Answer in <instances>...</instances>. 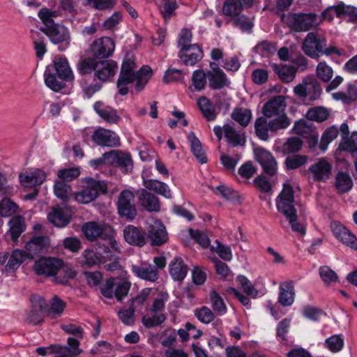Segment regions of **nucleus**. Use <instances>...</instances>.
<instances>
[{"mask_svg":"<svg viewBox=\"0 0 357 357\" xmlns=\"http://www.w3.org/2000/svg\"><path fill=\"white\" fill-rule=\"evenodd\" d=\"M213 65L216 66L215 63H211V68L213 70L207 73L210 87L213 89H220L225 86H228L229 84V81L227 78L224 72L218 68L215 69L213 68Z\"/></svg>","mask_w":357,"mask_h":357,"instance_id":"31","label":"nucleus"},{"mask_svg":"<svg viewBox=\"0 0 357 357\" xmlns=\"http://www.w3.org/2000/svg\"><path fill=\"white\" fill-rule=\"evenodd\" d=\"M144 185L147 190L154 191L166 198L169 199L172 197L170 190L165 183L158 180L148 179L144 181Z\"/></svg>","mask_w":357,"mask_h":357,"instance_id":"39","label":"nucleus"},{"mask_svg":"<svg viewBox=\"0 0 357 357\" xmlns=\"http://www.w3.org/2000/svg\"><path fill=\"white\" fill-rule=\"evenodd\" d=\"M188 140L190 144V149L197 160L200 164H204L207 162V157L202 149L201 142L195 136L193 132H190L188 135Z\"/></svg>","mask_w":357,"mask_h":357,"instance_id":"37","label":"nucleus"},{"mask_svg":"<svg viewBox=\"0 0 357 357\" xmlns=\"http://www.w3.org/2000/svg\"><path fill=\"white\" fill-rule=\"evenodd\" d=\"M147 236L152 245L160 246L168 239L165 227L160 220H153L149 223Z\"/></svg>","mask_w":357,"mask_h":357,"instance_id":"16","label":"nucleus"},{"mask_svg":"<svg viewBox=\"0 0 357 357\" xmlns=\"http://www.w3.org/2000/svg\"><path fill=\"white\" fill-rule=\"evenodd\" d=\"M107 191V185L105 182L88 178L83 189L75 194V198L79 203L89 204L96 199L100 192L106 193Z\"/></svg>","mask_w":357,"mask_h":357,"instance_id":"5","label":"nucleus"},{"mask_svg":"<svg viewBox=\"0 0 357 357\" xmlns=\"http://www.w3.org/2000/svg\"><path fill=\"white\" fill-rule=\"evenodd\" d=\"M50 246V242L48 236H33L26 243L25 252L28 258L33 259L35 256L45 252Z\"/></svg>","mask_w":357,"mask_h":357,"instance_id":"17","label":"nucleus"},{"mask_svg":"<svg viewBox=\"0 0 357 357\" xmlns=\"http://www.w3.org/2000/svg\"><path fill=\"white\" fill-rule=\"evenodd\" d=\"M224 135L227 142L232 146H243L245 143V133L243 130H236L231 124L223 126Z\"/></svg>","mask_w":357,"mask_h":357,"instance_id":"28","label":"nucleus"},{"mask_svg":"<svg viewBox=\"0 0 357 357\" xmlns=\"http://www.w3.org/2000/svg\"><path fill=\"white\" fill-rule=\"evenodd\" d=\"M213 309L219 315H223L227 312V307L220 294L215 290H212L209 294Z\"/></svg>","mask_w":357,"mask_h":357,"instance_id":"51","label":"nucleus"},{"mask_svg":"<svg viewBox=\"0 0 357 357\" xmlns=\"http://www.w3.org/2000/svg\"><path fill=\"white\" fill-rule=\"evenodd\" d=\"M328 116V111L326 108L321 107L311 108L306 114V118L311 122L312 121L323 122L327 119Z\"/></svg>","mask_w":357,"mask_h":357,"instance_id":"52","label":"nucleus"},{"mask_svg":"<svg viewBox=\"0 0 357 357\" xmlns=\"http://www.w3.org/2000/svg\"><path fill=\"white\" fill-rule=\"evenodd\" d=\"M91 138L100 146L114 148L121 145L120 137L115 132L100 127L93 132Z\"/></svg>","mask_w":357,"mask_h":357,"instance_id":"13","label":"nucleus"},{"mask_svg":"<svg viewBox=\"0 0 357 357\" xmlns=\"http://www.w3.org/2000/svg\"><path fill=\"white\" fill-rule=\"evenodd\" d=\"M166 319L164 313H153L152 317L144 316L142 322L146 328H151L162 324Z\"/></svg>","mask_w":357,"mask_h":357,"instance_id":"60","label":"nucleus"},{"mask_svg":"<svg viewBox=\"0 0 357 357\" xmlns=\"http://www.w3.org/2000/svg\"><path fill=\"white\" fill-rule=\"evenodd\" d=\"M292 132L309 140V146L313 147L318 142V131L313 123L307 119H301L294 123Z\"/></svg>","mask_w":357,"mask_h":357,"instance_id":"12","label":"nucleus"},{"mask_svg":"<svg viewBox=\"0 0 357 357\" xmlns=\"http://www.w3.org/2000/svg\"><path fill=\"white\" fill-rule=\"evenodd\" d=\"M8 233L13 242H16L20 236L25 231L24 218L20 215H15L8 222Z\"/></svg>","mask_w":357,"mask_h":357,"instance_id":"35","label":"nucleus"},{"mask_svg":"<svg viewBox=\"0 0 357 357\" xmlns=\"http://www.w3.org/2000/svg\"><path fill=\"white\" fill-rule=\"evenodd\" d=\"M206 76L202 70H197L193 72L192 76V83L195 90L202 91L203 90L206 84Z\"/></svg>","mask_w":357,"mask_h":357,"instance_id":"62","label":"nucleus"},{"mask_svg":"<svg viewBox=\"0 0 357 357\" xmlns=\"http://www.w3.org/2000/svg\"><path fill=\"white\" fill-rule=\"evenodd\" d=\"M231 118L243 128H245L251 121L252 112L246 108L236 107L231 114Z\"/></svg>","mask_w":357,"mask_h":357,"instance_id":"41","label":"nucleus"},{"mask_svg":"<svg viewBox=\"0 0 357 357\" xmlns=\"http://www.w3.org/2000/svg\"><path fill=\"white\" fill-rule=\"evenodd\" d=\"M26 258H28L25 251L20 250H15L13 251L8 261L6 266L7 271H15L21 264L24 261Z\"/></svg>","mask_w":357,"mask_h":357,"instance_id":"45","label":"nucleus"},{"mask_svg":"<svg viewBox=\"0 0 357 357\" xmlns=\"http://www.w3.org/2000/svg\"><path fill=\"white\" fill-rule=\"evenodd\" d=\"M47 68L56 74L61 79L71 81L74 79L73 73L65 57H56Z\"/></svg>","mask_w":357,"mask_h":357,"instance_id":"20","label":"nucleus"},{"mask_svg":"<svg viewBox=\"0 0 357 357\" xmlns=\"http://www.w3.org/2000/svg\"><path fill=\"white\" fill-rule=\"evenodd\" d=\"M82 231L86 238L89 241H95L98 238H109L111 247L115 250H118L116 241L111 238L112 229L110 226L96 222H89L83 225Z\"/></svg>","mask_w":357,"mask_h":357,"instance_id":"6","label":"nucleus"},{"mask_svg":"<svg viewBox=\"0 0 357 357\" xmlns=\"http://www.w3.org/2000/svg\"><path fill=\"white\" fill-rule=\"evenodd\" d=\"M96 59L94 57H89L82 60L78 63L79 72L82 75L91 73L93 70L95 72L98 62Z\"/></svg>","mask_w":357,"mask_h":357,"instance_id":"63","label":"nucleus"},{"mask_svg":"<svg viewBox=\"0 0 357 357\" xmlns=\"http://www.w3.org/2000/svg\"><path fill=\"white\" fill-rule=\"evenodd\" d=\"M63 266V261L55 257H41L36 260L33 266L38 275L55 276Z\"/></svg>","mask_w":357,"mask_h":357,"instance_id":"9","label":"nucleus"},{"mask_svg":"<svg viewBox=\"0 0 357 357\" xmlns=\"http://www.w3.org/2000/svg\"><path fill=\"white\" fill-rule=\"evenodd\" d=\"M194 314L199 321L206 324H210L215 319L213 312L206 306L195 309Z\"/></svg>","mask_w":357,"mask_h":357,"instance_id":"59","label":"nucleus"},{"mask_svg":"<svg viewBox=\"0 0 357 357\" xmlns=\"http://www.w3.org/2000/svg\"><path fill=\"white\" fill-rule=\"evenodd\" d=\"M131 269L137 278L146 281L155 282L158 279V271L151 264L142 262L139 265L132 264Z\"/></svg>","mask_w":357,"mask_h":357,"instance_id":"23","label":"nucleus"},{"mask_svg":"<svg viewBox=\"0 0 357 357\" xmlns=\"http://www.w3.org/2000/svg\"><path fill=\"white\" fill-rule=\"evenodd\" d=\"M303 146L302 140L296 137H289L282 144L280 151L286 155L298 152Z\"/></svg>","mask_w":357,"mask_h":357,"instance_id":"48","label":"nucleus"},{"mask_svg":"<svg viewBox=\"0 0 357 357\" xmlns=\"http://www.w3.org/2000/svg\"><path fill=\"white\" fill-rule=\"evenodd\" d=\"M19 178L26 187L39 185L45 181V174L40 169H36L31 172L20 174Z\"/></svg>","mask_w":357,"mask_h":357,"instance_id":"34","label":"nucleus"},{"mask_svg":"<svg viewBox=\"0 0 357 357\" xmlns=\"http://www.w3.org/2000/svg\"><path fill=\"white\" fill-rule=\"evenodd\" d=\"M93 108L100 117L107 123L116 124L121 120L116 109L109 106H105L102 102H95Z\"/></svg>","mask_w":357,"mask_h":357,"instance_id":"30","label":"nucleus"},{"mask_svg":"<svg viewBox=\"0 0 357 357\" xmlns=\"http://www.w3.org/2000/svg\"><path fill=\"white\" fill-rule=\"evenodd\" d=\"M281 19L296 31H307L317 25V15L314 13L282 14Z\"/></svg>","mask_w":357,"mask_h":357,"instance_id":"4","label":"nucleus"},{"mask_svg":"<svg viewBox=\"0 0 357 357\" xmlns=\"http://www.w3.org/2000/svg\"><path fill=\"white\" fill-rule=\"evenodd\" d=\"M114 43L109 37H104L95 40L91 45V56L102 60L109 57L114 50Z\"/></svg>","mask_w":357,"mask_h":357,"instance_id":"15","label":"nucleus"},{"mask_svg":"<svg viewBox=\"0 0 357 357\" xmlns=\"http://www.w3.org/2000/svg\"><path fill=\"white\" fill-rule=\"evenodd\" d=\"M54 192L58 198L66 201L71 195L72 189L71 187L63 181H59L55 183Z\"/></svg>","mask_w":357,"mask_h":357,"instance_id":"57","label":"nucleus"},{"mask_svg":"<svg viewBox=\"0 0 357 357\" xmlns=\"http://www.w3.org/2000/svg\"><path fill=\"white\" fill-rule=\"evenodd\" d=\"M152 73V70L149 66H143L136 73H120L116 84L119 93L122 96L126 95L128 92L127 85L134 81L137 82L136 89L141 91L151 77Z\"/></svg>","mask_w":357,"mask_h":357,"instance_id":"3","label":"nucleus"},{"mask_svg":"<svg viewBox=\"0 0 357 357\" xmlns=\"http://www.w3.org/2000/svg\"><path fill=\"white\" fill-rule=\"evenodd\" d=\"M253 0H225L222 6V14L231 20L241 14L244 7H250Z\"/></svg>","mask_w":357,"mask_h":357,"instance_id":"21","label":"nucleus"},{"mask_svg":"<svg viewBox=\"0 0 357 357\" xmlns=\"http://www.w3.org/2000/svg\"><path fill=\"white\" fill-rule=\"evenodd\" d=\"M17 206L9 199H3L0 202V216L8 217L15 213Z\"/></svg>","mask_w":357,"mask_h":357,"instance_id":"64","label":"nucleus"},{"mask_svg":"<svg viewBox=\"0 0 357 357\" xmlns=\"http://www.w3.org/2000/svg\"><path fill=\"white\" fill-rule=\"evenodd\" d=\"M271 66L274 73L284 83L291 82L296 77L297 69L294 66L276 63H272Z\"/></svg>","mask_w":357,"mask_h":357,"instance_id":"33","label":"nucleus"},{"mask_svg":"<svg viewBox=\"0 0 357 357\" xmlns=\"http://www.w3.org/2000/svg\"><path fill=\"white\" fill-rule=\"evenodd\" d=\"M100 249L102 250V254H105L102 256L103 260L112 261L111 262L105 265V268L108 271H114L121 268V265L118 261V257L112 254L109 248L105 245H100Z\"/></svg>","mask_w":357,"mask_h":357,"instance_id":"44","label":"nucleus"},{"mask_svg":"<svg viewBox=\"0 0 357 357\" xmlns=\"http://www.w3.org/2000/svg\"><path fill=\"white\" fill-rule=\"evenodd\" d=\"M286 107L285 98L282 96H276L266 102L263 107V114L265 117L271 118L281 115Z\"/></svg>","mask_w":357,"mask_h":357,"instance_id":"24","label":"nucleus"},{"mask_svg":"<svg viewBox=\"0 0 357 357\" xmlns=\"http://www.w3.org/2000/svg\"><path fill=\"white\" fill-rule=\"evenodd\" d=\"M290 124V119L287 117L286 114H282L269 121V130L271 132H277L279 130L286 129Z\"/></svg>","mask_w":357,"mask_h":357,"instance_id":"54","label":"nucleus"},{"mask_svg":"<svg viewBox=\"0 0 357 357\" xmlns=\"http://www.w3.org/2000/svg\"><path fill=\"white\" fill-rule=\"evenodd\" d=\"M353 186L351 176L344 172H339L335 177V187L340 193L349 191Z\"/></svg>","mask_w":357,"mask_h":357,"instance_id":"46","label":"nucleus"},{"mask_svg":"<svg viewBox=\"0 0 357 357\" xmlns=\"http://www.w3.org/2000/svg\"><path fill=\"white\" fill-rule=\"evenodd\" d=\"M307 161V157L305 155H293L287 157L285 166L287 169H296L304 165Z\"/></svg>","mask_w":357,"mask_h":357,"instance_id":"58","label":"nucleus"},{"mask_svg":"<svg viewBox=\"0 0 357 357\" xmlns=\"http://www.w3.org/2000/svg\"><path fill=\"white\" fill-rule=\"evenodd\" d=\"M66 307V303L59 296H54L50 302V307L47 310V316L52 319L60 317Z\"/></svg>","mask_w":357,"mask_h":357,"instance_id":"42","label":"nucleus"},{"mask_svg":"<svg viewBox=\"0 0 357 357\" xmlns=\"http://www.w3.org/2000/svg\"><path fill=\"white\" fill-rule=\"evenodd\" d=\"M117 69L116 62L112 60H100L97 62L95 77L105 82L114 76Z\"/></svg>","mask_w":357,"mask_h":357,"instance_id":"25","label":"nucleus"},{"mask_svg":"<svg viewBox=\"0 0 357 357\" xmlns=\"http://www.w3.org/2000/svg\"><path fill=\"white\" fill-rule=\"evenodd\" d=\"M44 75L46 86L52 90L54 91H59L64 87L63 83L57 79V75L54 72L49 70L48 68H46Z\"/></svg>","mask_w":357,"mask_h":357,"instance_id":"55","label":"nucleus"},{"mask_svg":"<svg viewBox=\"0 0 357 357\" xmlns=\"http://www.w3.org/2000/svg\"><path fill=\"white\" fill-rule=\"evenodd\" d=\"M294 289L293 286L286 284L280 287L278 301L282 306H290L294 301Z\"/></svg>","mask_w":357,"mask_h":357,"instance_id":"43","label":"nucleus"},{"mask_svg":"<svg viewBox=\"0 0 357 357\" xmlns=\"http://www.w3.org/2000/svg\"><path fill=\"white\" fill-rule=\"evenodd\" d=\"M339 148L357 158V132H352L350 136H342Z\"/></svg>","mask_w":357,"mask_h":357,"instance_id":"40","label":"nucleus"},{"mask_svg":"<svg viewBox=\"0 0 357 357\" xmlns=\"http://www.w3.org/2000/svg\"><path fill=\"white\" fill-rule=\"evenodd\" d=\"M277 208L289 220L291 229L299 235L305 234V227L298 222V215L304 214V210L299 203L294 202V190L289 183H284L283 189L277 199Z\"/></svg>","mask_w":357,"mask_h":357,"instance_id":"1","label":"nucleus"},{"mask_svg":"<svg viewBox=\"0 0 357 357\" xmlns=\"http://www.w3.org/2000/svg\"><path fill=\"white\" fill-rule=\"evenodd\" d=\"M226 22H232L234 27L239 28L243 32L250 33L253 27L252 20L242 14L235 17L231 20H227Z\"/></svg>","mask_w":357,"mask_h":357,"instance_id":"47","label":"nucleus"},{"mask_svg":"<svg viewBox=\"0 0 357 357\" xmlns=\"http://www.w3.org/2000/svg\"><path fill=\"white\" fill-rule=\"evenodd\" d=\"M131 283L129 281L119 280L115 282L113 278H110L101 288V293L108 298H113L114 295L119 301H121L128 295Z\"/></svg>","mask_w":357,"mask_h":357,"instance_id":"8","label":"nucleus"},{"mask_svg":"<svg viewBox=\"0 0 357 357\" xmlns=\"http://www.w3.org/2000/svg\"><path fill=\"white\" fill-rule=\"evenodd\" d=\"M117 209L121 217L132 220L137 215V209L135 204V196L128 190H123L119 195Z\"/></svg>","mask_w":357,"mask_h":357,"instance_id":"10","label":"nucleus"},{"mask_svg":"<svg viewBox=\"0 0 357 357\" xmlns=\"http://www.w3.org/2000/svg\"><path fill=\"white\" fill-rule=\"evenodd\" d=\"M192 32L188 29H183L179 34L178 46L180 50L178 57L185 66H194L204 56L202 48L197 44H192Z\"/></svg>","mask_w":357,"mask_h":357,"instance_id":"2","label":"nucleus"},{"mask_svg":"<svg viewBox=\"0 0 357 357\" xmlns=\"http://www.w3.org/2000/svg\"><path fill=\"white\" fill-rule=\"evenodd\" d=\"M197 105L203 115L208 121L214 120L216 114L211 101L206 97L200 98L197 101Z\"/></svg>","mask_w":357,"mask_h":357,"instance_id":"49","label":"nucleus"},{"mask_svg":"<svg viewBox=\"0 0 357 357\" xmlns=\"http://www.w3.org/2000/svg\"><path fill=\"white\" fill-rule=\"evenodd\" d=\"M331 229L335 236L343 244L357 250V238L345 227L337 221L331 223Z\"/></svg>","mask_w":357,"mask_h":357,"instance_id":"18","label":"nucleus"},{"mask_svg":"<svg viewBox=\"0 0 357 357\" xmlns=\"http://www.w3.org/2000/svg\"><path fill=\"white\" fill-rule=\"evenodd\" d=\"M339 134L338 128L336 126H331L323 133L319 143V149L325 151L329 143L337 138Z\"/></svg>","mask_w":357,"mask_h":357,"instance_id":"50","label":"nucleus"},{"mask_svg":"<svg viewBox=\"0 0 357 357\" xmlns=\"http://www.w3.org/2000/svg\"><path fill=\"white\" fill-rule=\"evenodd\" d=\"M70 211L63 207H54L48 214V220L58 227L66 226L70 221Z\"/></svg>","mask_w":357,"mask_h":357,"instance_id":"26","label":"nucleus"},{"mask_svg":"<svg viewBox=\"0 0 357 357\" xmlns=\"http://www.w3.org/2000/svg\"><path fill=\"white\" fill-rule=\"evenodd\" d=\"M188 268L180 257H176L169 264V273L174 280L182 281L186 276Z\"/></svg>","mask_w":357,"mask_h":357,"instance_id":"36","label":"nucleus"},{"mask_svg":"<svg viewBox=\"0 0 357 357\" xmlns=\"http://www.w3.org/2000/svg\"><path fill=\"white\" fill-rule=\"evenodd\" d=\"M54 44L65 43L69 45L70 36L68 29L62 24H50L48 26L40 28Z\"/></svg>","mask_w":357,"mask_h":357,"instance_id":"11","label":"nucleus"},{"mask_svg":"<svg viewBox=\"0 0 357 357\" xmlns=\"http://www.w3.org/2000/svg\"><path fill=\"white\" fill-rule=\"evenodd\" d=\"M110 163L116 164L124 172L131 171L133 167L132 160L130 154L120 151H112Z\"/></svg>","mask_w":357,"mask_h":357,"instance_id":"32","label":"nucleus"},{"mask_svg":"<svg viewBox=\"0 0 357 357\" xmlns=\"http://www.w3.org/2000/svg\"><path fill=\"white\" fill-rule=\"evenodd\" d=\"M321 91V84L312 75L304 77L302 82L294 89V92L297 96L307 98L310 100H317Z\"/></svg>","mask_w":357,"mask_h":357,"instance_id":"7","label":"nucleus"},{"mask_svg":"<svg viewBox=\"0 0 357 357\" xmlns=\"http://www.w3.org/2000/svg\"><path fill=\"white\" fill-rule=\"evenodd\" d=\"M333 75L332 68L325 61H321L318 63L316 69V75L324 82H328Z\"/></svg>","mask_w":357,"mask_h":357,"instance_id":"56","label":"nucleus"},{"mask_svg":"<svg viewBox=\"0 0 357 357\" xmlns=\"http://www.w3.org/2000/svg\"><path fill=\"white\" fill-rule=\"evenodd\" d=\"M138 199L140 204L149 212H157L160 211V204L158 198L147 191L142 189L137 191Z\"/></svg>","mask_w":357,"mask_h":357,"instance_id":"27","label":"nucleus"},{"mask_svg":"<svg viewBox=\"0 0 357 357\" xmlns=\"http://www.w3.org/2000/svg\"><path fill=\"white\" fill-rule=\"evenodd\" d=\"M326 347L331 352H338L343 348L344 340L340 335H333L325 340Z\"/></svg>","mask_w":357,"mask_h":357,"instance_id":"61","label":"nucleus"},{"mask_svg":"<svg viewBox=\"0 0 357 357\" xmlns=\"http://www.w3.org/2000/svg\"><path fill=\"white\" fill-rule=\"evenodd\" d=\"M308 172L315 181H325L328 180L332 173V165L325 158H321L314 162L308 169Z\"/></svg>","mask_w":357,"mask_h":357,"instance_id":"19","label":"nucleus"},{"mask_svg":"<svg viewBox=\"0 0 357 357\" xmlns=\"http://www.w3.org/2000/svg\"><path fill=\"white\" fill-rule=\"evenodd\" d=\"M125 241L132 245L142 247L146 244V238L143 232L133 225H128L123 229Z\"/></svg>","mask_w":357,"mask_h":357,"instance_id":"29","label":"nucleus"},{"mask_svg":"<svg viewBox=\"0 0 357 357\" xmlns=\"http://www.w3.org/2000/svg\"><path fill=\"white\" fill-rule=\"evenodd\" d=\"M255 132L257 136L262 140L266 141L268 139L269 122H267L266 117L258 118L255 123Z\"/></svg>","mask_w":357,"mask_h":357,"instance_id":"53","label":"nucleus"},{"mask_svg":"<svg viewBox=\"0 0 357 357\" xmlns=\"http://www.w3.org/2000/svg\"><path fill=\"white\" fill-rule=\"evenodd\" d=\"M255 155L257 162L261 165L265 172L273 176L277 171V162L272 154L262 148L255 150Z\"/></svg>","mask_w":357,"mask_h":357,"instance_id":"22","label":"nucleus"},{"mask_svg":"<svg viewBox=\"0 0 357 357\" xmlns=\"http://www.w3.org/2000/svg\"><path fill=\"white\" fill-rule=\"evenodd\" d=\"M103 255L105 254H102V252L98 255L93 250L86 249L82 254L81 264L82 266L90 268L100 263H105L106 260H103Z\"/></svg>","mask_w":357,"mask_h":357,"instance_id":"38","label":"nucleus"},{"mask_svg":"<svg viewBox=\"0 0 357 357\" xmlns=\"http://www.w3.org/2000/svg\"><path fill=\"white\" fill-rule=\"evenodd\" d=\"M326 47V40L324 38H318L315 33L311 32L305 37L302 49L307 56L318 58Z\"/></svg>","mask_w":357,"mask_h":357,"instance_id":"14","label":"nucleus"}]
</instances>
